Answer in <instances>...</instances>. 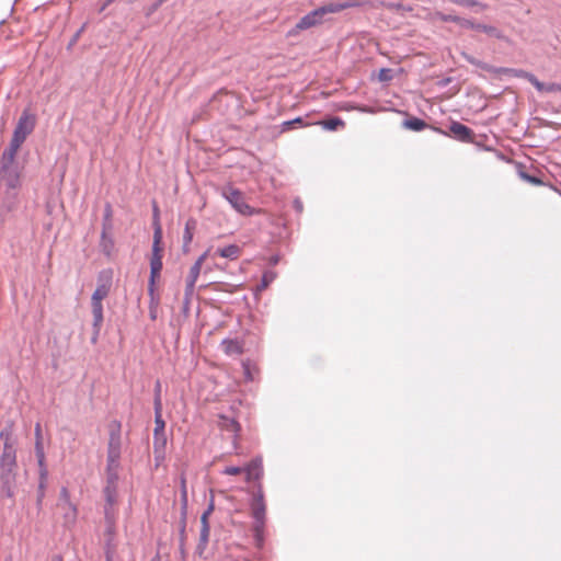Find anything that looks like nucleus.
I'll list each match as a JSON object with an SVG mask.
<instances>
[{
	"label": "nucleus",
	"mask_w": 561,
	"mask_h": 561,
	"mask_svg": "<svg viewBox=\"0 0 561 561\" xmlns=\"http://www.w3.org/2000/svg\"><path fill=\"white\" fill-rule=\"evenodd\" d=\"M165 421L162 417V412L154 413V428H153V451L156 455H163L167 446V436L164 433ZM159 456H157L158 458Z\"/></svg>",
	"instance_id": "9"
},
{
	"label": "nucleus",
	"mask_w": 561,
	"mask_h": 561,
	"mask_svg": "<svg viewBox=\"0 0 561 561\" xmlns=\"http://www.w3.org/2000/svg\"><path fill=\"white\" fill-rule=\"evenodd\" d=\"M196 228H197V220L193 217H190L185 222L184 231H183L182 251L185 254L190 252V245H191V242L193 241V237H194V232H195Z\"/></svg>",
	"instance_id": "14"
},
{
	"label": "nucleus",
	"mask_w": 561,
	"mask_h": 561,
	"mask_svg": "<svg viewBox=\"0 0 561 561\" xmlns=\"http://www.w3.org/2000/svg\"><path fill=\"white\" fill-rule=\"evenodd\" d=\"M436 16L442 22H445V23L451 22V23H456V24L458 23V19H459L458 15L447 14V13H443V12H437Z\"/></svg>",
	"instance_id": "43"
},
{
	"label": "nucleus",
	"mask_w": 561,
	"mask_h": 561,
	"mask_svg": "<svg viewBox=\"0 0 561 561\" xmlns=\"http://www.w3.org/2000/svg\"><path fill=\"white\" fill-rule=\"evenodd\" d=\"M245 471H247V481L261 480L264 474L262 457L253 458L250 461V463L247 466Z\"/></svg>",
	"instance_id": "15"
},
{
	"label": "nucleus",
	"mask_w": 561,
	"mask_h": 561,
	"mask_svg": "<svg viewBox=\"0 0 561 561\" xmlns=\"http://www.w3.org/2000/svg\"><path fill=\"white\" fill-rule=\"evenodd\" d=\"M436 130L445 136H451L454 139L460 142H473V130L467 125L457 121H451L449 124V133L443 131L439 128H436Z\"/></svg>",
	"instance_id": "10"
},
{
	"label": "nucleus",
	"mask_w": 561,
	"mask_h": 561,
	"mask_svg": "<svg viewBox=\"0 0 561 561\" xmlns=\"http://www.w3.org/2000/svg\"><path fill=\"white\" fill-rule=\"evenodd\" d=\"M164 2L162 0H154L148 8H147V11H146V15L147 16H150L151 14H153L154 12H157L159 10V8L163 4Z\"/></svg>",
	"instance_id": "49"
},
{
	"label": "nucleus",
	"mask_w": 561,
	"mask_h": 561,
	"mask_svg": "<svg viewBox=\"0 0 561 561\" xmlns=\"http://www.w3.org/2000/svg\"><path fill=\"white\" fill-rule=\"evenodd\" d=\"M402 126L409 130L422 131L427 127V123L416 116H410L402 122Z\"/></svg>",
	"instance_id": "21"
},
{
	"label": "nucleus",
	"mask_w": 561,
	"mask_h": 561,
	"mask_svg": "<svg viewBox=\"0 0 561 561\" xmlns=\"http://www.w3.org/2000/svg\"><path fill=\"white\" fill-rule=\"evenodd\" d=\"M4 468L18 469L16 455L1 454L0 469Z\"/></svg>",
	"instance_id": "34"
},
{
	"label": "nucleus",
	"mask_w": 561,
	"mask_h": 561,
	"mask_svg": "<svg viewBox=\"0 0 561 561\" xmlns=\"http://www.w3.org/2000/svg\"><path fill=\"white\" fill-rule=\"evenodd\" d=\"M114 556L115 554L105 553L104 554L105 561H114Z\"/></svg>",
	"instance_id": "63"
},
{
	"label": "nucleus",
	"mask_w": 561,
	"mask_h": 561,
	"mask_svg": "<svg viewBox=\"0 0 561 561\" xmlns=\"http://www.w3.org/2000/svg\"><path fill=\"white\" fill-rule=\"evenodd\" d=\"M457 24L463 28H470V30H474V31H476V26H477V22H474L473 20L461 18V16H459Z\"/></svg>",
	"instance_id": "45"
},
{
	"label": "nucleus",
	"mask_w": 561,
	"mask_h": 561,
	"mask_svg": "<svg viewBox=\"0 0 561 561\" xmlns=\"http://www.w3.org/2000/svg\"><path fill=\"white\" fill-rule=\"evenodd\" d=\"M114 1H115V0H105V1L103 2V4L100 7L99 12H100V13H102L103 11H105V9H106L110 4H112Z\"/></svg>",
	"instance_id": "60"
},
{
	"label": "nucleus",
	"mask_w": 561,
	"mask_h": 561,
	"mask_svg": "<svg viewBox=\"0 0 561 561\" xmlns=\"http://www.w3.org/2000/svg\"><path fill=\"white\" fill-rule=\"evenodd\" d=\"M533 85L538 90V91H542L543 90V84L542 82H540L538 79H536V81L533 82Z\"/></svg>",
	"instance_id": "61"
},
{
	"label": "nucleus",
	"mask_w": 561,
	"mask_h": 561,
	"mask_svg": "<svg viewBox=\"0 0 561 561\" xmlns=\"http://www.w3.org/2000/svg\"><path fill=\"white\" fill-rule=\"evenodd\" d=\"M13 433H14V421L8 420V421H5L4 426L0 431V439L1 440L15 439L13 437Z\"/></svg>",
	"instance_id": "35"
},
{
	"label": "nucleus",
	"mask_w": 561,
	"mask_h": 561,
	"mask_svg": "<svg viewBox=\"0 0 561 561\" xmlns=\"http://www.w3.org/2000/svg\"><path fill=\"white\" fill-rule=\"evenodd\" d=\"M59 500L60 502L65 503L69 508V512L64 515L66 523L73 524L77 519L78 508L77 505L70 501V494L66 486H62L60 489Z\"/></svg>",
	"instance_id": "13"
},
{
	"label": "nucleus",
	"mask_w": 561,
	"mask_h": 561,
	"mask_svg": "<svg viewBox=\"0 0 561 561\" xmlns=\"http://www.w3.org/2000/svg\"><path fill=\"white\" fill-rule=\"evenodd\" d=\"M159 232H156V241L152 244V253L150 257V275L148 280V296L150 298V307L159 305V297L156 295V283L160 278L163 267L161 250L159 249Z\"/></svg>",
	"instance_id": "3"
},
{
	"label": "nucleus",
	"mask_w": 561,
	"mask_h": 561,
	"mask_svg": "<svg viewBox=\"0 0 561 561\" xmlns=\"http://www.w3.org/2000/svg\"><path fill=\"white\" fill-rule=\"evenodd\" d=\"M103 495H117V484L105 483L103 488Z\"/></svg>",
	"instance_id": "52"
},
{
	"label": "nucleus",
	"mask_w": 561,
	"mask_h": 561,
	"mask_svg": "<svg viewBox=\"0 0 561 561\" xmlns=\"http://www.w3.org/2000/svg\"><path fill=\"white\" fill-rule=\"evenodd\" d=\"M308 126V123L305 122L304 117L297 116L293 119L285 121L282 123V131H288L295 128H301Z\"/></svg>",
	"instance_id": "28"
},
{
	"label": "nucleus",
	"mask_w": 561,
	"mask_h": 561,
	"mask_svg": "<svg viewBox=\"0 0 561 561\" xmlns=\"http://www.w3.org/2000/svg\"><path fill=\"white\" fill-rule=\"evenodd\" d=\"M219 426L222 431L232 434L233 444H236L239 433L241 431V425L239 424V422L234 417L220 415Z\"/></svg>",
	"instance_id": "16"
},
{
	"label": "nucleus",
	"mask_w": 561,
	"mask_h": 561,
	"mask_svg": "<svg viewBox=\"0 0 561 561\" xmlns=\"http://www.w3.org/2000/svg\"><path fill=\"white\" fill-rule=\"evenodd\" d=\"M186 516L187 515H181V520H180V541H181V546L183 547L184 543H185V528H186Z\"/></svg>",
	"instance_id": "47"
},
{
	"label": "nucleus",
	"mask_w": 561,
	"mask_h": 561,
	"mask_svg": "<svg viewBox=\"0 0 561 561\" xmlns=\"http://www.w3.org/2000/svg\"><path fill=\"white\" fill-rule=\"evenodd\" d=\"M121 458L119 454H110L106 453V468L105 470H119L121 468Z\"/></svg>",
	"instance_id": "36"
},
{
	"label": "nucleus",
	"mask_w": 561,
	"mask_h": 561,
	"mask_svg": "<svg viewBox=\"0 0 561 561\" xmlns=\"http://www.w3.org/2000/svg\"><path fill=\"white\" fill-rule=\"evenodd\" d=\"M34 434H35V442H42V439H43L42 438V427H41L39 423L35 424Z\"/></svg>",
	"instance_id": "56"
},
{
	"label": "nucleus",
	"mask_w": 561,
	"mask_h": 561,
	"mask_svg": "<svg viewBox=\"0 0 561 561\" xmlns=\"http://www.w3.org/2000/svg\"><path fill=\"white\" fill-rule=\"evenodd\" d=\"M84 27H85V24H83L72 36V38L70 39L69 42V46H72L73 44L77 43V41L79 39L81 33L84 31Z\"/></svg>",
	"instance_id": "55"
},
{
	"label": "nucleus",
	"mask_w": 561,
	"mask_h": 561,
	"mask_svg": "<svg viewBox=\"0 0 561 561\" xmlns=\"http://www.w3.org/2000/svg\"><path fill=\"white\" fill-rule=\"evenodd\" d=\"M209 493H210L209 502L204 512L213 514V512L215 511V495H214L213 490H209Z\"/></svg>",
	"instance_id": "54"
},
{
	"label": "nucleus",
	"mask_w": 561,
	"mask_h": 561,
	"mask_svg": "<svg viewBox=\"0 0 561 561\" xmlns=\"http://www.w3.org/2000/svg\"><path fill=\"white\" fill-rule=\"evenodd\" d=\"M107 453L122 455L123 439H122V422L113 420L110 423Z\"/></svg>",
	"instance_id": "11"
},
{
	"label": "nucleus",
	"mask_w": 561,
	"mask_h": 561,
	"mask_svg": "<svg viewBox=\"0 0 561 561\" xmlns=\"http://www.w3.org/2000/svg\"><path fill=\"white\" fill-rule=\"evenodd\" d=\"M257 490L254 493L250 506L252 511L253 525H257V528L265 527V514L266 504L264 501V493L261 483L256 485Z\"/></svg>",
	"instance_id": "7"
},
{
	"label": "nucleus",
	"mask_w": 561,
	"mask_h": 561,
	"mask_svg": "<svg viewBox=\"0 0 561 561\" xmlns=\"http://www.w3.org/2000/svg\"><path fill=\"white\" fill-rule=\"evenodd\" d=\"M36 126V116L25 108L13 130L9 146L3 150L1 158L8 162H14L15 156L26 137L33 133Z\"/></svg>",
	"instance_id": "2"
},
{
	"label": "nucleus",
	"mask_w": 561,
	"mask_h": 561,
	"mask_svg": "<svg viewBox=\"0 0 561 561\" xmlns=\"http://www.w3.org/2000/svg\"><path fill=\"white\" fill-rule=\"evenodd\" d=\"M115 524H116V520H112V523L105 522L106 528L104 531L105 540H104V546H103L104 554L105 553H110V554L116 553L117 545L115 541V535H116Z\"/></svg>",
	"instance_id": "12"
},
{
	"label": "nucleus",
	"mask_w": 561,
	"mask_h": 561,
	"mask_svg": "<svg viewBox=\"0 0 561 561\" xmlns=\"http://www.w3.org/2000/svg\"><path fill=\"white\" fill-rule=\"evenodd\" d=\"M161 381L159 379L156 380L153 387V410L154 413L162 412V397H161Z\"/></svg>",
	"instance_id": "30"
},
{
	"label": "nucleus",
	"mask_w": 561,
	"mask_h": 561,
	"mask_svg": "<svg viewBox=\"0 0 561 561\" xmlns=\"http://www.w3.org/2000/svg\"><path fill=\"white\" fill-rule=\"evenodd\" d=\"M264 528H257V525H253V537L259 546H262L264 542Z\"/></svg>",
	"instance_id": "44"
},
{
	"label": "nucleus",
	"mask_w": 561,
	"mask_h": 561,
	"mask_svg": "<svg viewBox=\"0 0 561 561\" xmlns=\"http://www.w3.org/2000/svg\"><path fill=\"white\" fill-rule=\"evenodd\" d=\"M318 124H320L323 127V129L329 131H335L339 128L345 126L344 121L339 116L329 117L328 119L321 121Z\"/></svg>",
	"instance_id": "25"
},
{
	"label": "nucleus",
	"mask_w": 561,
	"mask_h": 561,
	"mask_svg": "<svg viewBox=\"0 0 561 561\" xmlns=\"http://www.w3.org/2000/svg\"><path fill=\"white\" fill-rule=\"evenodd\" d=\"M113 208L110 203H105L102 218V231H112L113 230Z\"/></svg>",
	"instance_id": "26"
},
{
	"label": "nucleus",
	"mask_w": 561,
	"mask_h": 561,
	"mask_svg": "<svg viewBox=\"0 0 561 561\" xmlns=\"http://www.w3.org/2000/svg\"><path fill=\"white\" fill-rule=\"evenodd\" d=\"M4 193H5L4 206L9 211H12L18 207V203H19L18 190H15V191L5 190Z\"/></svg>",
	"instance_id": "31"
},
{
	"label": "nucleus",
	"mask_w": 561,
	"mask_h": 561,
	"mask_svg": "<svg viewBox=\"0 0 561 561\" xmlns=\"http://www.w3.org/2000/svg\"><path fill=\"white\" fill-rule=\"evenodd\" d=\"M461 56L470 65L476 66V67H478V68H480V69H482V70H484L486 72L496 75L497 67H494V66H492V65H490V64H488V62H485L483 60H480V59H478V58L473 57L472 55H470L468 53H465V51L461 53Z\"/></svg>",
	"instance_id": "20"
},
{
	"label": "nucleus",
	"mask_w": 561,
	"mask_h": 561,
	"mask_svg": "<svg viewBox=\"0 0 561 561\" xmlns=\"http://www.w3.org/2000/svg\"><path fill=\"white\" fill-rule=\"evenodd\" d=\"M18 469H0L1 496L13 500L16 490Z\"/></svg>",
	"instance_id": "8"
},
{
	"label": "nucleus",
	"mask_w": 561,
	"mask_h": 561,
	"mask_svg": "<svg viewBox=\"0 0 561 561\" xmlns=\"http://www.w3.org/2000/svg\"><path fill=\"white\" fill-rule=\"evenodd\" d=\"M34 453H35V456L37 459L38 473L39 472H48L46 461H45V450H44L43 442H35Z\"/></svg>",
	"instance_id": "23"
},
{
	"label": "nucleus",
	"mask_w": 561,
	"mask_h": 561,
	"mask_svg": "<svg viewBox=\"0 0 561 561\" xmlns=\"http://www.w3.org/2000/svg\"><path fill=\"white\" fill-rule=\"evenodd\" d=\"M201 270L202 267L197 264H193L190 268V273H188V276H187V280H192V282H196L199 274H201Z\"/></svg>",
	"instance_id": "46"
},
{
	"label": "nucleus",
	"mask_w": 561,
	"mask_h": 561,
	"mask_svg": "<svg viewBox=\"0 0 561 561\" xmlns=\"http://www.w3.org/2000/svg\"><path fill=\"white\" fill-rule=\"evenodd\" d=\"M101 328L93 329V333L91 336V343L95 344L98 342L99 335H100Z\"/></svg>",
	"instance_id": "58"
},
{
	"label": "nucleus",
	"mask_w": 561,
	"mask_h": 561,
	"mask_svg": "<svg viewBox=\"0 0 561 561\" xmlns=\"http://www.w3.org/2000/svg\"><path fill=\"white\" fill-rule=\"evenodd\" d=\"M113 282V271L105 268L98 274V286L91 296V305H102V300L110 294Z\"/></svg>",
	"instance_id": "6"
},
{
	"label": "nucleus",
	"mask_w": 561,
	"mask_h": 561,
	"mask_svg": "<svg viewBox=\"0 0 561 561\" xmlns=\"http://www.w3.org/2000/svg\"><path fill=\"white\" fill-rule=\"evenodd\" d=\"M47 481H48V472H39L38 473L37 494H36V507L38 511H41L42 506H43Z\"/></svg>",
	"instance_id": "19"
},
{
	"label": "nucleus",
	"mask_w": 561,
	"mask_h": 561,
	"mask_svg": "<svg viewBox=\"0 0 561 561\" xmlns=\"http://www.w3.org/2000/svg\"><path fill=\"white\" fill-rule=\"evenodd\" d=\"M92 307V329L101 328L103 323V305H91Z\"/></svg>",
	"instance_id": "33"
},
{
	"label": "nucleus",
	"mask_w": 561,
	"mask_h": 561,
	"mask_svg": "<svg viewBox=\"0 0 561 561\" xmlns=\"http://www.w3.org/2000/svg\"><path fill=\"white\" fill-rule=\"evenodd\" d=\"M518 175H519L520 179H523L527 183H530V184H534V185H541L542 184V181L538 176L529 174L528 172H526L523 169L522 165H519Z\"/></svg>",
	"instance_id": "38"
},
{
	"label": "nucleus",
	"mask_w": 561,
	"mask_h": 561,
	"mask_svg": "<svg viewBox=\"0 0 561 561\" xmlns=\"http://www.w3.org/2000/svg\"><path fill=\"white\" fill-rule=\"evenodd\" d=\"M104 500V520L112 523V520H116L115 505L117 503V495H105Z\"/></svg>",
	"instance_id": "18"
},
{
	"label": "nucleus",
	"mask_w": 561,
	"mask_h": 561,
	"mask_svg": "<svg viewBox=\"0 0 561 561\" xmlns=\"http://www.w3.org/2000/svg\"><path fill=\"white\" fill-rule=\"evenodd\" d=\"M476 31L485 33L486 35L497 39L503 38L502 32L497 27L492 25L477 23Z\"/></svg>",
	"instance_id": "29"
},
{
	"label": "nucleus",
	"mask_w": 561,
	"mask_h": 561,
	"mask_svg": "<svg viewBox=\"0 0 561 561\" xmlns=\"http://www.w3.org/2000/svg\"><path fill=\"white\" fill-rule=\"evenodd\" d=\"M100 251L104 256L111 259L114 252L115 242L111 234V231H101L100 238Z\"/></svg>",
	"instance_id": "17"
},
{
	"label": "nucleus",
	"mask_w": 561,
	"mask_h": 561,
	"mask_svg": "<svg viewBox=\"0 0 561 561\" xmlns=\"http://www.w3.org/2000/svg\"><path fill=\"white\" fill-rule=\"evenodd\" d=\"M209 535H210V530L209 529H201L199 530V539H198V543L196 546V553L202 557L207 545H208V541H209Z\"/></svg>",
	"instance_id": "32"
},
{
	"label": "nucleus",
	"mask_w": 561,
	"mask_h": 561,
	"mask_svg": "<svg viewBox=\"0 0 561 561\" xmlns=\"http://www.w3.org/2000/svg\"><path fill=\"white\" fill-rule=\"evenodd\" d=\"M15 443L16 439L3 440L2 454L16 455Z\"/></svg>",
	"instance_id": "41"
},
{
	"label": "nucleus",
	"mask_w": 561,
	"mask_h": 561,
	"mask_svg": "<svg viewBox=\"0 0 561 561\" xmlns=\"http://www.w3.org/2000/svg\"><path fill=\"white\" fill-rule=\"evenodd\" d=\"M272 280H273V276L270 275L268 273H264L261 278V284H260L259 288L260 289L266 288Z\"/></svg>",
	"instance_id": "53"
},
{
	"label": "nucleus",
	"mask_w": 561,
	"mask_h": 561,
	"mask_svg": "<svg viewBox=\"0 0 561 561\" xmlns=\"http://www.w3.org/2000/svg\"><path fill=\"white\" fill-rule=\"evenodd\" d=\"M152 210H153V241H152V244H154V241H156V232H159V249L161 250V253L163 252V248H162V228H161V225H160V219H159V208L157 206L156 203H153V207H152Z\"/></svg>",
	"instance_id": "24"
},
{
	"label": "nucleus",
	"mask_w": 561,
	"mask_h": 561,
	"mask_svg": "<svg viewBox=\"0 0 561 561\" xmlns=\"http://www.w3.org/2000/svg\"><path fill=\"white\" fill-rule=\"evenodd\" d=\"M208 251H205L196 261L194 264H197L202 267L205 259L207 257Z\"/></svg>",
	"instance_id": "59"
},
{
	"label": "nucleus",
	"mask_w": 561,
	"mask_h": 561,
	"mask_svg": "<svg viewBox=\"0 0 561 561\" xmlns=\"http://www.w3.org/2000/svg\"><path fill=\"white\" fill-rule=\"evenodd\" d=\"M222 345L227 354H240L242 352L239 343L233 340H224Z\"/></svg>",
	"instance_id": "39"
},
{
	"label": "nucleus",
	"mask_w": 561,
	"mask_h": 561,
	"mask_svg": "<svg viewBox=\"0 0 561 561\" xmlns=\"http://www.w3.org/2000/svg\"><path fill=\"white\" fill-rule=\"evenodd\" d=\"M222 196L231 205V207L243 216H251L254 214V209L245 202L243 193L232 186H226L222 188Z\"/></svg>",
	"instance_id": "5"
},
{
	"label": "nucleus",
	"mask_w": 561,
	"mask_h": 561,
	"mask_svg": "<svg viewBox=\"0 0 561 561\" xmlns=\"http://www.w3.org/2000/svg\"><path fill=\"white\" fill-rule=\"evenodd\" d=\"M106 483L117 484L118 482V470H105Z\"/></svg>",
	"instance_id": "48"
},
{
	"label": "nucleus",
	"mask_w": 561,
	"mask_h": 561,
	"mask_svg": "<svg viewBox=\"0 0 561 561\" xmlns=\"http://www.w3.org/2000/svg\"><path fill=\"white\" fill-rule=\"evenodd\" d=\"M51 561H64L62 557L60 554H55L53 558H51Z\"/></svg>",
	"instance_id": "64"
},
{
	"label": "nucleus",
	"mask_w": 561,
	"mask_h": 561,
	"mask_svg": "<svg viewBox=\"0 0 561 561\" xmlns=\"http://www.w3.org/2000/svg\"><path fill=\"white\" fill-rule=\"evenodd\" d=\"M241 472H242V468L238 467V466L226 467L222 471L224 474H228V476H237Z\"/></svg>",
	"instance_id": "51"
},
{
	"label": "nucleus",
	"mask_w": 561,
	"mask_h": 561,
	"mask_svg": "<svg viewBox=\"0 0 561 561\" xmlns=\"http://www.w3.org/2000/svg\"><path fill=\"white\" fill-rule=\"evenodd\" d=\"M211 514L203 512L201 515V529H209L210 530V524H209V516Z\"/></svg>",
	"instance_id": "50"
},
{
	"label": "nucleus",
	"mask_w": 561,
	"mask_h": 561,
	"mask_svg": "<svg viewBox=\"0 0 561 561\" xmlns=\"http://www.w3.org/2000/svg\"><path fill=\"white\" fill-rule=\"evenodd\" d=\"M358 5L355 0H345L342 2H330L318 7L300 18L296 25L288 32V35H295L299 31H305L323 23L324 15L329 13H339L345 9Z\"/></svg>",
	"instance_id": "1"
},
{
	"label": "nucleus",
	"mask_w": 561,
	"mask_h": 561,
	"mask_svg": "<svg viewBox=\"0 0 561 561\" xmlns=\"http://www.w3.org/2000/svg\"><path fill=\"white\" fill-rule=\"evenodd\" d=\"M180 493H181V515H187V489L186 479L184 474L181 476L180 480Z\"/></svg>",
	"instance_id": "27"
},
{
	"label": "nucleus",
	"mask_w": 561,
	"mask_h": 561,
	"mask_svg": "<svg viewBox=\"0 0 561 561\" xmlns=\"http://www.w3.org/2000/svg\"><path fill=\"white\" fill-rule=\"evenodd\" d=\"M195 284H196V282L186 279L185 290H184V297H185L186 305H190L191 297L194 293Z\"/></svg>",
	"instance_id": "42"
},
{
	"label": "nucleus",
	"mask_w": 561,
	"mask_h": 561,
	"mask_svg": "<svg viewBox=\"0 0 561 561\" xmlns=\"http://www.w3.org/2000/svg\"><path fill=\"white\" fill-rule=\"evenodd\" d=\"M524 79H526L528 82H530L533 84V82L536 81L537 78L535 75L527 71V76Z\"/></svg>",
	"instance_id": "62"
},
{
	"label": "nucleus",
	"mask_w": 561,
	"mask_h": 561,
	"mask_svg": "<svg viewBox=\"0 0 561 561\" xmlns=\"http://www.w3.org/2000/svg\"><path fill=\"white\" fill-rule=\"evenodd\" d=\"M393 79V70L390 68H380L378 72V80L380 82H389Z\"/></svg>",
	"instance_id": "40"
},
{
	"label": "nucleus",
	"mask_w": 561,
	"mask_h": 561,
	"mask_svg": "<svg viewBox=\"0 0 561 561\" xmlns=\"http://www.w3.org/2000/svg\"><path fill=\"white\" fill-rule=\"evenodd\" d=\"M0 182L3 183L8 191H15L21 186V173L14 162H8L1 158Z\"/></svg>",
	"instance_id": "4"
},
{
	"label": "nucleus",
	"mask_w": 561,
	"mask_h": 561,
	"mask_svg": "<svg viewBox=\"0 0 561 561\" xmlns=\"http://www.w3.org/2000/svg\"><path fill=\"white\" fill-rule=\"evenodd\" d=\"M293 206L298 214H300L304 209L302 202L299 198L294 199Z\"/></svg>",
	"instance_id": "57"
},
{
	"label": "nucleus",
	"mask_w": 561,
	"mask_h": 561,
	"mask_svg": "<svg viewBox=\"0 0 561 561\" xmlns=\"http://www.w3.org/2000/svg\"><path fill=\"white\" fill-rule=\"evenodd\" d=\"M496 75H508L515 78L524 79L527 76V71L516 68L497 67Z\"/></svg>",
	"instance_id": "37"
},
{
	"label": "nucleus",
	"mask_w": 561,
	"mask_h": 561,
	"mask_svg": "<svg viewBox=\"0 0 561 561\" xmlns=\"http://www.w3.org/2000/svg\"><path fill=\"white\" fill-rule=\"evenodd\" d=\"M241 249L237 244H228L224 248H219L216 251V254H218L221 257L229 259V260H237L240 255Z\"/></svg>",
	"instance_id": "22"
}]
</instances>
